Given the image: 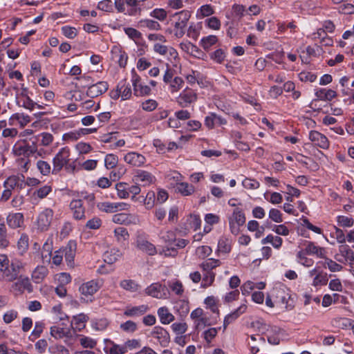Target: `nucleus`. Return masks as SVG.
<instances>
[{"label": "nucleus", "instance_id": "f257e3e1", "mask_svg": "<svg viewBox=\"0 0 354 354\" xmlns=\"http://www.w3.org/2000/svg\"><path fill=\"white\" fill-rule=\"evenodd\" d=\"M272 296L274 304L277 306L285 308L286 310H292L295 305L291 298L290 291L284 286L275 287L272 290Z\"/></svg>", "mask_w": 354, "mask_h": 354}, {"label": "nucleus", "instance_id": "f03ea898", "mask_svg": "<svg viewBox=\"0 0 354 354\" xmlns=\"http://www.w3.org/2000/svg\"><path fill=\"white\" fill-rule=\"evenodd\" d=\"M70 149L67 147H63L59 151L53 159V174H57L65 165L70 161Z\"/></svg>", "mask_w": 354, "mask_h": 354}, {"label": "nucleus", "instance_id": "7ed1b4c3", "mask_svg": "<svg viewBox=\"0 0 354 354\" xmlns=\"http://www.w3.org/2000/svg\"><path fill=\"white\" fill-rule=\"evenodd\" d=\"M15 99L17 105L29 111H33L37 104V103L29 97L28 89L27 87L24 86V84L21 85V91L16 93Z\"/></svg>", "mask_w": 354, "mask_h": 354}, {"label": "nucleus", "instance_id": "20e7f679", "mask_svg": "<svg viewBox=\"0 0 354 354\" xmlns=\"http://www.w3.org/2000/svg\"><path fill=\"white\" fill-rule=\"evenodd\" d=\"M13 153L15 156L29 158L37 151V146L35 142H31L23 141L17 144L13 147Z\"/></svg>", "mask_w": 354, "mask_h": 354}, {"label": "nucleus", "instance_id": "39448f33", "mask_svg": "<svg viewBox=\"0 0 354 354\" xmlns=\"http://www.w3.org/2000/svg\"><path fill=\"white\" fill-rule=\"evenodd\" d=\"M54 212L50 208H46L39 215L37 219V227L41 232L47 231L51 224Z\"/></svg>", "mask_w": 354, "mask_h": 354}, {"label": "nucleus", "instance_id": "423d86ee", "mask_svg": "<svg viewBox=\"0 0 354 354\" xmlns=\"http://www.w3.org/2000/svg\"><path fill=\"white\" fill-rule=\"evenodd\" d=\"M24 268V264L19 259H14L12 260L10 265L6 270L4 277L8 281H12L17 279L21 270Z\"/></svg>", "mask_w": 354, "mask_h": 354}, {"label": "nucleus", "instance_id": "0eeeda50", "mask_svg": "<svg viewBox=\"0 0 354 354\" xmlns=\"http://www.w3.org/2000/svg\"><path fill=\"white\" fill-rule=\"evenodd\" d=\"M102 286L99 280H91L82 283L79 288L81 295L86 297H92Z\"/></svg>", "mask_w": 354, "mask_h": 354}, {"label": "nucleus", "instance_id": "6e6552de", "mask_svg": "<svg viewBox=\"0 0 354 354\" xmlns=\"http://www.w3.org/2000/svg\"><path fill=\"white\" fill-rule=\"evenodd\" d=\"M141 78L136 73H133L132 84L133 86L134 95L139 97L149 95L151 94V88L147 85H144L141 82Z\"/></svg>", "mask_w": 354, "mask_h": 354}, {"label": "nucleus", "instance_id": "1a4fd4ad", "mask_svg": "<svg viewBox=\"0 0 354 354\" xmlns=\"http://www.w3.org/2000/svg\"><path fill=\"white\" fill-rule=\"evenodd\" d=\"M197 100L196 93L191 88H185L177 97V102L183 108L187 107Z\"/></svg>", "mask_w": 354, "mask_h": 354}, {"label": "nucleus", "instance_id": "9d476101", "mask_svg": "<svg viewBox=\"0 0 354 354\" xmlns=\"http://www.w3.org/2000/svg\"><path fill=\"white\" fill-rule=\"evenodd\" d=\"M161 239L163 241L167 243L166 249L163 250L165 256L166 257H175L177 254V250L171 245L176 241V235L172 231H167L162 234Z\"/></svg>", "mask_w": 354, "mask_h": 354}, {"label": "nucleus", "instance_id": "9b49d317", "mask_svg": "<svg viewBox=\"0 0 354 354\" xmlns=\"http://www.w3.org/2000/svg\"><path fill=\"white\" fill-rule=\"evenodd\" d=\"M108 88V83L105 81H100L89 86L86 91V95L89 97L94 98L106 92Z\"/></svg>", "mask_w": 354, "mask_h": 354}, {"label": "nucleus", "instance_id": "f8f14e48", "mask_svg": "<svg viewBox=\"0 0 354 354\" xmlns=\"http://www.w3.org/2000/svg\"><path fill=\"white\" fill-rule=\"evenodd\" d=\"M73 213V217L75 220H85V208L83 206V201L80 199L73 200L69 205Z\"/></svg>", "mask_w": 354, "mask_h": 354}, {"label": "nucleus", "instance_id": "ddd939ff", "mask_svg": "<svg viewBox=\"0 0 354 354\" xmlns=\"http://www.w3.org/2000/svg\"><path fill=\"white\" fill-rule=\"evenodd\" d=\"M111 53L112 60L118 63L120 67L124 68L127 66L128 55L120 47L113 46Z\"/></svg>", "mask_w": 354, "mask_h": 354}, {"label": "nucleus", "instance_id": "4468645a", "mask_svg": "<svg viewBox=\"0 0 354 354\" xmlns=\"http://www.w3.org/2000/svg\"><path fill=\"white\" fill-rule=\"evenodd\" d=\"M303 245L305 246L304 250L308 255H316L319 258H325L326 250L324 248L316 245L314 242L304 241Z\"/></svg>", "mask_w": 354, "mask_h": 354}, {"label": "nucleus", "instance_id": "2eb2a0df", "mask_svg": "<svg viewBox=\"0 0 354 354\" xmlns=\"http://www.w3.org/2000/svg\"><path fill=\"white\" fill-rule=\"evenodd\" d=\"M309 139L315 145L326 149L329 147V141L328 138L322 133L317 131H310L309 133Z\"/></svg>", "mask_w": 354, "mask_h": 354}, {"label": "nucleus", "instance_id": "dca6fc26", "mask_svg": "<svg viewBox=\"0 0 354 354\" xmlns=\"http://www.w3.org/2000/svg\"><path fill=\"white\" fill-rule=\"evenodd\" d=\"M149 308L147 305L128 306L124 310V315L129 317H138L145 315Z\"/></svg>", "mask_w": 354, "mask_h": 354}, {"label": "nucleus", "instance_id": "f3484780", "mask_svg": "<svg viewBox=\"0 0 354 354\" xmlns=\"http://www.w3.org/2000/svg\"><path fill=\"white\" fill-rule=\"evenodd\" d=\"M133 180L136 183H142L143 186H146L153 183L155 177L147 171L139 170L133 176Z\"/></svg>", "mask_w": 354, "mask_h": 354}, {"label": "nucleus", "instance_id": "a211bd4d", "mask_svg": "<svg viewBox=\"0 0 354 354\" xmlns=\"http://www.w3.org/2000/svg\"><path fill=\"white\" fill-rule=\"evenodd\" d=\"M151 335L157 339L162 346H166L169 342V334L162 327L155 326L151 332Z\"/></svg>", "mask_w": 354, "mask_h": 354}, {"label": "nucleus", "instance_id": "6ab92c4d", "mask_svg": "<svg viewBox=\"0 0 354 354\" xmlns=\"http://www.w3.org/2000/svg\"><path fill=\"white\" fill-rule=\"evenodd\" d=\"M12 289L21 293L24 290L31 292L32 291V286L28 277H20L17 282L12 285Z\"/></svg>", "mask_w": 354, "mask_h": 354}, {"label": "nucleus", "instance_id": "aec40b11", "mask_svg": "<svg viewBox=\"0 0 354 354\" xmlns=\"http://www.w3.org/2000/svg\"><path fill=\"white\" fill-rule=\"evenodd\" d=\"M3 187L10 190L15 189V188L19 190L22 189L24 187V180L19 178L17 176H10L4 182Z\"/></svg>", "mask_w": 354, "mask_h": 354}, {"label": "nucleus", "instance_id": "412c9836", "mask_svg": "<svg viewBox=\"0 0 354 354\" xmlns=\"http://www.w3.org/2000/svg\"><path fill=\"white\" fill-rule=\"evenodd\" d=\"M124 159L126 162L135 167H140L145 162V156L136 152L128 153Z\"/></svg>", "mask_w": 354, "mask_h": 354}, {"label": "nucleus", "instance_id": "4be33fe9", "mask_svg": "<svg viewBox=\"0 0 354 354\" xmlns=\"http://www.w3.org/2000/svg\"><path fill=\"white\" fill-rule=\"evenodd\" d=\"M77 249V243L75 241H68L67 245L64 250L65 260L68 265L72 266L73 265L74 257Z\"/></svg>", "mask_w": 354, "mask_h": 354}, {"label": "nucleus", "instance_id": "5701e85b", "mask_svg": "<svg viewBox=\"0 0 354 354\" xmlns=\"http://www.w3.org/2000/svg\"><path fill=\"white\" fill-rule=\"evenodd\" d=\"M247 309L245 304L240 306L237 309L225 316L223 321V328L226 329L227 326L234 322L241 315L244 313Z\"/></svg>", "mask_w": 354, "mask_h": 354}, {"label": "nucleus", "instance_id": "b1692460", "mask_svg": "<svg viewBox=\"0 0 354 354\" xmlns=\"http://www.w3.org/2000/svg\"><path fill=\"white\" fill-rule=\"evenodd\" d=\"M6 222L12 229L20 227L24 223V216L21 213L9 214L6 218Z\"/></svg>", "mask_w": 354, "mask_h": 354}, {"label": "nucleus", "instance_id": "393cba45", "mask_svg": "<svg viewBox=\"0 0 354 354\" xmlns=\"http://www.w3.org/2000/svg\"><path fill=\"white\" fill-rule=\"evenodd\" d=\"M153 50L161 55H166L169 53V55L174 59L178 57V53L174 48L160 43H156L153 45Z\"/></svg>", "mask_w": 354, "mask_h": 354}, {"label": "nucleus", "instance_id": "a878e982", "mask_svg": "<svg viewBox=\"0 0 354 354\" xmlns=\"http://www.w3.org/2000/svg\"><path fill=\"white\" fill-rule=\"evenodd\" d=\"M165 289V286H162L159 283H153L145 289V293L147 295L160 299L162 298L161 292Z\"/></svg>", "mask_w": 354, "mask_h": 354}, {"label": "nucleus", "instance_id": "bb28decb", "mask_svg": "<svg viewBox=\"0 0 354 354\" xmlns=\"http://www.w3.org/2000/svg\"><path fill=\"white\" fill-rule=\"evenodd\" d=\"M175 188L176 192L183 196H191L195 192V187L192 184L186 182L176 183Z\"/></svg>", "mask_w": 354, "mask_h": 354}, {"label": "nucleus", "instance_id": "cd10ccee", "mask_svg": "<svg viewBox=\"0 0 354 354\" xmlns=\"http://www.w3.org/2000/svg\"><path fill=\"white\" fill-rule=\"evenodd\" d=\"M53 250V240L48 238L44 243L41 257L43 262L49 263L50 261Z\"/></svg>", "mask_w": 354, "mask_h": 354}, {"label": "nucleus", "instance_id": "c85d7f7f", "mask_svg": "<svg viewBox=\"0 0 354 354\" xmlns=\"http://www.w3.org/2000/svg\"><path fill=\"white\" fill-rule=\"evenodd\" d=\"M138 28L141 29L147 28L150 30H159L161 29V26L156 21L150 19H145L138 21Z\"/></svg>", "mask_w": 354, "mask_h": 354}, {"label": "nucleus", "instance_id": "c756f323", "mask_svg": "<svg viewBox=\"0 0 354 354\" xmlns=\"http://www.w3.org/2000/svg\"><path fill=\"white\" fill-rule=\"evenodd\" d=\"M50 333L52 337L55 339H62L63 337H68L71 336V330L65 329L58 326H53L50 328Z\"/></svg>", "mask_w": 354, "mask_h": 354}, {"label": "nucleus", "instance_id": "7c9ffc66", "mask_svg": "<svg viewBox=\"0 0 354 354\" xmlns=\"http://www.w3.org/2000/svg\"><path fill=\"white\" fill-rule=\"evenodd\" d=\"M137 247L139 250L146 252L149 255H154L156 254V247L146 240H138L137 241Z\"/></svg>", "mask_w": 354, "mask_h": 354}, {"label": "nucleus", "instance_id": "2f4dec72", "mask_svg": "<svg viewBox=\"0 0 354 354\" xmlns=\"http://www.w3.org/2000/svg\"><path fill=\"white\" fill-rule=\"evenodd\" d=\"M315 96L321 100L330 101L337 96V93L332 89L319 88L316 91Z\"/></svg>", "mask_w": 354, "mask_h": 354}, {"label": "nucleus", "instance_id": "473e14b6", "mask_svg": "<svg viewBox=\"0 0 354 354\" xmlns=\"http://www.w3.org/2000/svg\"><path fill=\"white\" fill-rule=\"evenodd\" d=\"M221 264V262L219 259L210 258L202 262L199 267L204 272H212L213 269L218 267Z\"/></svg>", "mask_w": 354, "mask_h": 354}, {"label": "nucleus", "instance_id": "72a5a7b5", "mask_svg": "<svg viewBox=\"0 0 354 354\" xmlns=\"http://www.w3.org/2000/svg\"><path fill=\"white\" fill-rule=\"evenodd\" d=\"M160 320L163 324H169L174 320V316L169 312L167 307H161L158 310Z\"/></svg>", "mask_w": 354, "mask_h": 354}, {"label": "nucleus", "instance_id": "f704fd0d", "mask_svg": "<svg viewBox=\"0 0 354 354\" xmlns=\"http://www.w3.org/2000/svg\"><path fill=\"white\" fill-rule=\"evenodd\" d=\"M132 216L126 213H119L113 215L112 221L120 225H129L132 223Z\"/></svg>", "mask_w": 354, "mask_h": 354}, {"label": "nucleus", "instance_id": "c9c22d12", "mask_svg": "<svg viewBox=\"0 0 354 354\" xmlns=\"http://www.w3.org/2000/svg\"><path fill=\"white\" fill-rule=\"evenodd\" d=\"M48 269L43 266H38L32 272V278L35 283H40L47 275Z\"/></svg>", "mask_w": 354, "mask_h": 354}, {"label": "nucleus", "instance_id": "e433bc0d", "mask_svg": "<svg viewBox=\"0 0 354 354\" xmlns=\"http://www.w3.org/2000/svg\"><path fill=\"white\" fill-rule=\"evenodd\" d=\"M229 221H233L238 226H242L245 223V214L242 209L236 208L234 209L232 216L229 218Z\"/></svg>", "mask_w": 354, "mask_h": 354}, {"label": "nucleus", "instance_id": "4c0bfd02", "mask_svg": "<svg viewBox=\"0 0 354 354\" xmlns=\"http://www.w3.org/2000/svg\"><path fill=\"white\" fill-rule=\"evenodd\" d=\"M120 286L131 292H135L138 291L140 288V285L138 284L134 280L132 279H124L120 282Z\"/></svg>", "mask_w": 354, "mask_h": 354}, {"label": "nucleus", "instance_id": "58836bf2", "mask_svg": "<svg viewBox=\"0 0 354 354\" xmlns=\"http://www.w3.org/2000/svg\"><path fill=\"white\" fill-rule=\"evenodd\" d=\"M218 251L222 253H229L231 251V241L225 236L220 238L218 243Z\"/></svg>", "mask_w": 354, "mask_h": 354}, {"label": "nucleus", "instance_id": "ea45409f", "mask_svg": "<svg viewBox=\"0 0 354 354\" xmlns=\"http://www.w3.org/2000/svg\"><path fill=\"white\" fill-rule=\"evenodd\" d=\"M114 234L117 241L120 243H123L127 241L129 238V234L127 230L123 227H118L114 230Z\"/></svg>", "mask_w": 354, "mask_h": 354}, {"label": "nucleus", "instance_id": "a19ab883", "mask_svg": "<svg viewBox=\"0 0 354 354\" xmlns=\"http://www.w3.org/2000/svg\"><path fill=\"white\" fill-rule=\"evenodd\" d=\"M129 185L123 182L118 183L115 185L117 194L120 198H127L129 197Z\"/></svg>", "mask_w": 354, "mask_h": 354}, {"label": "nucleus", "instance_id": "79ce46f5", "mask_svg": "<svg viewBox=\"0 0 354 354\" xmlns=\"http://www.w3.org/2000/svg\"><path fill=\"white\" fill-rule=\"evenodd\" d=\"M124 2L125 6L127 5L128 7L126 14L132 16L137 15L140 11L136 0H124Z\"/></svg>", "mask_w": 354, "mask_h": 354}, {"label": "nucleus", "instance_id": "37998d69", "mask_svg": "<svg viewBox=\"0 0 354 354\" xmlns=\"http://www.w3.org/2000/svg\"><path fill=\"white\" fill-rule=\"evenodd\" d=\"M120 257V252L115 250H111L109 252H106L104 255V261L108 264L114 263L119 259Z\"/></svg>", "mask_w": 354, "mask_h": 354}, {"label": "nucleus", "instance_id": "c03bdc74", "mask_svg": "<svg viewBox=\"0 0 354 354\" xmlns=\"http://www.w3.org/2000/svg\"><path fill=\"white\" fill-rule=\"evenodd\" d=\"M9 120L10 121L17 120L21 126L24 127L28 123L30 122L31 118L28 115H25L24 113H17L13 114L10 118Z\"/></svg>", "mask_w": 354, "mask_h": 354}, {"label": "nucleus", "instance_id": "a18cd8bd", "mask_svg": "<svg viewBox=\"0 0 354 354\" xmlns=\"http://www.w3.org/2000/svg\"><path fill=\"white\" fill-rule=\"evenodd\" d=\"M307 254L304 250H300L297 254L298 262L305 267H310L313 265L314 261L306 257Z\"/></svg>", "mask_w": 354, "mask_h": 354}, {"label": "nucleus", "instance_id": "49530a36", "mask_svg": "<svg viewBox=\"0 0 354 354\" xmlns=\"http://www.w3.org/2000/svg\"><path fill=\"white\" fill-rule=\"evenodd\" d=\"M118 162V158L113 153L107 154L104 158V165L107 169H111L116 167Z\"/></svg>", "mask_w": 354, "mask_h": 354}, {"label": "nucleus", "instance_id": "de8ad7c7", "mask_svg": "<svg viewBox=\"0 0 354 354\" xmlns=\"http://www.w3.org/2000/svg\"><path fill=\"white\" fill-rule=\"evenodd\" d=\"M191 13L188 10H182L179 12L176 13L174 17L180 23H182L185 26H187V23L190 19Z\"/></svg>", "mask_w": 354, "mask_h": 354}, {"label": "nucleus", "instance_id": "09e8293b", "mask_svg": "<svg viewBox=\"0 0 354 354\" xmlns=\"http://www.w3.org/2000/svg\"><path fill=\"white\" fill-rule=\"evenodd\" d=\"M28 236L26 234H22L17 242L18 250L21 255H23L24 252L28 249Z\"/></svg>", "mask_w": 354, "mask_h": 354}, {"label": "nucleus", "instance_id": "8fccbe9b", "mask_svg": "<svg viewBox=\"0 0 354 354\" xmlns=\"http://www.w3.org/2000/svg\"><path fill=\"white\" fill-rule=\"evenodd\" d=\"M218 41V38L216 35H209L203 37L201 40V44L205 50H208L212 46Z\"/></svg>", "mask_w": 354, "mask_h": 354}, {"label": "nucleus", "instance_id": "3c124183", "mask_svg": "<svg viewBox=\"0 0 354 354\" xmlns=\"http://www.w3.org/2000/svg\"><path fill=\"white\" fill-rule=\"evenodd\" d=\"M88 319V317L84 315L80 314L77 316L73 317V321L75 322V324L76 325L75 328L78 331H80L82 328L85 327V323Z\"/></svg>", "mask_w": 354, "mask_h": 354}, {"label": "nucleus", "instance_id": "603ef678", "mask_svg": "<svg viewBox=\"0 0 354 354\" xmlns=\"http://www.w3.org/2000/svg\"><path fill=\"white\" fill-rule=\"evenodd\" d=\"M120 88H121V97L122 100H128L131 96V88L129 84L126 85V81H121Z\"/></svg>", "mask_w": 354, "mask_h": 354}, {"label": "nucleus", "instance_id": "864d4df0", "mask_svg": "<svg viewBox=\"0 0 354 354\" xmlns=\"http://www.w3.org/2000/svg\"><path fill=\"white\" fill-rule=\"evenodd\" d=\"M168 286L176 295H183L184 292V288L183 283L180 281L176 280L174 282H169Z\"/></svg>", "mask_w": 354, "mask_h": 354}, {"label": "nucleus", "instance_id": "5fc2aeb1", "mask_svg": "<svg viewBox=\"0 0 354 354\" xmlns=\"http://www.w3.org/2000/svg\"><path fill=\"white\" fill-rule=\"evenodd\" d=\"M216 274L213 272H205L203 274V281L201 287L207 288L211 286L215 279Z\"/></svg>", "mask_w": 354, "mask_h": 354}, {"label": "nucleus", "instance_id": "6e6d98bb", "mask_svg": "<svg viewBox=\"0 0 354 354\" xmlns=\"http://www.w3.org/2000/svg\"><path fill=\"white\" fill-rule=\"evenodd\" d=\"M37 167L40 173L44 176H48L51 171L50 165L44 160H38Z\"/></svg>", "mask_w": 354, "mask_h": 354}, {"label": "nucleus", "instance_id": "4d7b16f0", "mask_svg": "<svg viewBox=\"0 0 354 354\" xmlns=\"http://www.w3.org/2000/svg\"><path fill=\"white\" fill-rule=\"evenodd\" d=\"M174 35L177 38H181L185 33L187 26L177 20L174 22Z\"/></svg>", "mask_w": 354, "mask_h": 354}, {"label": "nucleus", "instance_id": "13d9d810", "mask_svg": "<svg viewBox=\"0 0 354 354\" xmlns=\"http://www.w3.org/2000/svg\"><path fill=\"white\" fill-rule=\"evenodd\" d=\"M81 338L80 339V344L86 348H93L97 345V342L88 337H86L84 335H80Z\"/></svg>", "mask_w": 354, "mask_h": 354}, {"label": "nucleus", "instance_id": "bf43d9fd", "mask_svg": "<svg viewBox=\"0 0 354 354\" xmlns=\"http://www.w3.org/2000/svg\"><path fill=\"white\" fill-rule=\"evenodd\" d=\"M337 222L339 226L344 227H350L354 224L353 218L345 216H338L337 217Z\"/></svg>", "mask_w": 354, "mask_h": 354}, {"label": "nucleus", "instance_id": "052dcab7", "mask_svg": "<svg viewBox=\"0 0 354 354\" xmlns=\"http://www.w3.org/2000/svg\"><path fill=\"white\" fill-rule=\"evenodd\" d=\"M325 262H324V267H328V268L331 272H339L342 270L343 267L342 265L336 263L335 261H333L330 259L326 258L325 257Z\"/></svg>", "mask_w": 354, "mask_h": 354}, {"label": "nucleus", "instance_id": "680f3d73", "mask_svg": "<svg viewBox=\"0 0 354 354\" xmlns=\"http://www.w3.org/2000/svg\"><path fill=\"white\" fill-rule=\"evenodd\" d=\"M339 252L346 259L354 261V252L347 245H343L339 247Z\"/></svg>", "mask_w": 354, "mask_h": 354}, {"label": "nucleus", "instance_id": "e2e57ef3", "mask_svg": "<svg viewBox=\"0 0 354 354\" xmlns=\"http://www.w3.org/2000/svg\"><path fill=\"white\" fill-rule=\"evenodd\" d=\"M120 328L127 333H133L137 330V324L131 320H128L120 324Z\"/></svg>", "mask_w": 354, "mask_h": 354}, {"label": "nucleus", "instance_id": "0e129e2a", "mask_svg": "<svg viewBox=\"0 0 354 354\" xmlns=\"http://www.w3.org/2000/svg\"><path fill=\"white\" fill-rule=\"evenodd\" d=\"M141 106L144 111L151 112L156 109L158 102L154 100L149 99L144 101Z\"/></svg>", "mask_w": 354, "mask_h": 354}, {"label": "nucleus", "instance_id": "69168bd1", "mask_svg": "<svg viewBox=\"0 0 354 354\" xmlns=\"http://www.w3.org/2000/svg\"><path fill=\"white\" fill-rule=\"evenodd\" d=\"M212 248L208 245H202L196 249V254L201 259H205L209 256L212 253Z\"/></svg>", "mask_w": 354, "mask_h": 354}, {"label": "nucleus", "instance_id": "338daca9", "mask_svg": "<svg viewBox=\"0 0 354 354\" xmlns=\"http://www.w3.org/2000/svg\"><path fill=\"white\" fill-rule=\"evenodd\" d=\"M144 203L147 209H151L153 207L156 201V195L154 192H149L145 198L143 199Z\"/></svg>", "mask_w": 354, "mask_h": 354}, {"label": "nucleus", "instance_id": "774afa93", "mask_svg": "<svg viewBox=\"0 0 354 354\" xmlns=\"http://www.w3.org/2000/svg\"><path fill=\"white\" fill-rule=\"evenodd\" d=\"M150 16L160 21H163L166 19L167 13L162 8H156L150 12Z\"/></svg>", "mask_w": 354, "mask_h": 354}]
</instances>
